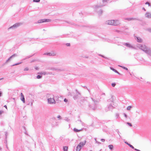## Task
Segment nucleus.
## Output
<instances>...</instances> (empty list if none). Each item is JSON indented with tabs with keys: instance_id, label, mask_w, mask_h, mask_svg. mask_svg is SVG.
<instances>
[{
	"instance_id": "f03ea898",
	"label": "nucleus",
	"mask_w": 151,
	"mask_h": 151,
	"mask_svg": "<svg viewBox=\"0 0 151 151\" xmlns=\"http://www.w3.org/2000/svg\"><path fill=\"white\" fill-rule=\"evenodd\" d=\"M140 48L147 53H149L150 52V50L148 49L145 45H141Z\"/></svg>"
},
{
	"instance_id": "ddd939ff",
	"label": "nucleus",
	"mask_w": 151,
	"mask_h": 151,
	"mask_svg": "<svg viewBox=\"0 0 151 151\" xmlns=\"http://www.w3.org/2000/svg\"><path fill=\"white\" fill-rule=\"evenodd\" d=\"M137 42H142V40L140 38L137 37Z\"/></svg>"
},
{
	"instance_id": "39448f33",
	"label": "nucleus",
	"mask_w": 151,
	"mask_h": 151,
	"mask_svg": "<svg viewBox=\"0 0 151 151\" xmlns=\"http://www.w3.org/2000/svg\"><path fill=\"white\" fill-rule=\"evenodd\" d=\"M21 95V99L23 101V103H25V99L24 95L22 93H21L20 94Z\"/></svg>"
},
{
	"instance_id": "6ab92c4d",
	"label": "nucleus",
	"mask_w": 151,
	"mask_h": 151,
	"mask_svg": "<svg viewBox=\"0 0 151 151\" xmlns=\"http://www.w3.org/2000/svg\"><path fill=\"white\" fill-rule=\"evenodd\" d=\"M110 68L111 70H112L113 71H114L116 73H119L118 72L117 70H115V69H114V68Z\"/></svg>"
},
{
	"instance_id": "dca6fc26",
	"label": "nucleus",
	"mask_w": 151,
	"mask_h": 151,
	"mask_svg": "<svg viewBox=\"0 0 151 151\" xmlns=\"http://www.w3.org/2000/svg\"><path fill=\"white\" fill-rule=\"evenodd\" d=\"M16 55L15 54H14V55H12V56H11L9 59H8L7 60V62L9 60H10V59L11 58H12V57H14V56H15Z\"/></svg>"
},
{
	"instance_id": "7ed1b4c3",
	"label": "nucleus",
	"mask_w": 151,
	"mask_h": 151,
	"mask_svg": "<svg viewBox=\"0 0 151 151\" xmlns=\"http://www.w3.org/2000/svg\"><path fill=\"white\" fill-rule=\"evenodd\" d=\"M51 21V20L50 19H41L39 20L38 21V23H43L45 22H50Z\"/></svg>"
},
{
	"instance_id": "4be33fe9",
	"label": "nucleus",
	"mask_w": 151,
	"mask_h": 151,
	"mask_svg": "<svg viewBox=\"0 0 151 151\" xmlns=\"http://www.w3.org/2000/svg\"><path fill=\"white\" fill-rule=\"evenodd\" d=\"M37 79H40L41 78V76L40 75H38L37 76Z\"/></svg>"
},
{
	"instance_id": "4c0bfd02",
	"label": "nucleus",
	"mask_w": 151,
	"mask_h": 151,
	"mask_svg": "<svg viewBox=\"0 0 151 151\" xmlns=\"http://www.w3.org/2000/svg\"><path fill=\"white\" fill-rule=\"evenodd\" d=\"M43 74H44V75H45V73H44Z\"/></svg>"
},
{
	"instance_id": "bb28decb",
	"label": "nucleus",
	"mask_w": 151,
	"mask_h": 151,
	"mask_svg": "<svg viewBox=\"0 0 151 151\" xmlns=\"http://www.w3.org/2000/svg\"><path fill=\"white\" fill-rule=\"evenodd\" d=\"M127 124H128L129 126H130V127L132 126V124H131V123H129V122H128V123H127Z\"/></svg>"
},
{
	"instance_id": "2f4dec72",
	"label": "nucleus",
	"mask_w": 151,
	"mask_h": 151,
	"mask_svg": "<svg viewBox=\"0 0 151 151\" xmlns=\"http://www.w3.org/2000/svg\"><path fill=\"white\" fill-rule=\"evenodd\" d=\"M21 63H16L15 64V65H13V66L14 65H18L20 64Z\"/></svg>"
},
{
	"instance_id": "7c9ffc66",
	"label": "nucleus",
	"mask_w": 151,
	"mask_h": 151,
	"mask_svg": "<svg viewBox=\"0 0 151 151\" xmlns=\"http://www.w3.org/2000/svg\"><path fill=\"white\" fill-rule=\"evenodd\" d=\"M101 141L102 142H104L105 141V140L104 139H101Z\"/></svg>"
},
{
	"instance_id": "72a5a7b5",
	"label": "nucleus",
	"mask_w": 151,
	"mask_h": 151,
	"mask_svg": "<svg viewBox=\"0 0 151 151\" xmlns=\"http://www.w3.org/2000/svg\"><path fill=\"white\" fill-rule=\"evenodd\" d=\"M35 69H36V70H38V68L37 67H35Z\"/></svg>"
},
{
	"instance_id": "9b49d317",
	"label": "nucleus",
	"mask_w": 151,
	"mask_h": 151,
	"mask_svg": "<svg viewBox=\"0 0 151 151\" xmlns=\"http://www.w3.org/2000/svg\"><path fill=\"white\" fill-rule=\"evenodd\" d=\"M125 143L126 144H127V145H128L131 148H132L133 149L134 148V147L133 146H132V145H131L130 144L128 143L127 142H125Z\"/></svg>"
},
{
	"instance_id": "f704fd0d",
	"label": "nucleus",
	"mask_w": 151,
	"mask_h": 151,
	"mask_svg": "<svg viewBox=\"0 0 151 151\" xmlns=\"http://www.w3.org/2000/svg\"><path fill=\"white\" fill-rule=\"evenodd\" d=\"M58 118H59L60 119V115H58Z\"/></svg>"
},
{
	"instance_id": "c85d7f7f",
	"label": "nucleus",
	"mask_w": 151,
	"mask_h": 151,
	"mask_svg": "<svg viewBox=\"0 0 151 151\" xmlns=\"http://www.w3.org/2000/svg\"><path fill=\"white\" fill-rule=\"evenodd\" d=\"M64 101L65 102H67L68 101V100L66 99H65L64 100Z\"/></svg>"
},
{
	"instance_id": "aec40b11",
	"label": "nucleus",
	"mask_w": 151,
	"mask_h": 151,
	"mask_svg": "<svg viewBox=\"0 0 151 151\" xmlns=\"http://www.w3.org/2000/svg\"><path fill=\"white\" fill-rule=\"evenodd\" d=\"M131 106H129L127 108V109L128 110H129L131 108Z\"/></svg>"
},
{
	"instance_id": "f257e3e1",
	"label": "nucleus",
	"mask_w": 151,
	"mask_h": 151,
	"mask_svg": "<svg viewBox=\"0 0 151 151\" xmlns=\"http://www.w3.org/2000/svg\"><path fill=\"white\" fill-rule=\"evenodd\" d=\"M106 23L108 25L115 26L118 25L120 24L119 21L118 20H108L106 22Z\"/></svg>"
},
{
	"instance_id": "473e14b6",
	"label": "nucleus",
	"mask_w": 151,
	"mask_h": 151,
	"mask_svg": "<svg viewBox=\"0 0 151 151\" xmlns=\"http://www.w3.org/2000/svg\"><path fill=\"white\" fill-rule=\"evenodd\" d=\"M3 112V111H0V115Z\"/></svg>"
},
{
	"instance_id": "2eb2a0df",
	"label": "nucleus",
	"mask_w": 151,
	"mask_h": 151,
	"mask_svg": "<svg viewBox=\"0 0 151 151\" xmlns=\"http://www.w3.org/2000/svg\"><path fill=\"white\" fill-rule=\"evenodd\" d=\"M68 150V147L66 146H65L63 147V150L64 151H67Z\"/></svg>"
},
{
	"instance_id": "6e6552de",
	"label": "nucleus",
	"mask_w": 151,
	"mask_h": 151,
	"mask_svg": "<svg viewBox=\"0 0 151 151\" xmlns=\"http://www.w3.org/2000/svg\"><path fill=\"white\" fill-rule=\"evenodd\" d=\"M86 143V141L84 142H81L78 145L79 146H81V147H82L83 145H84Z\"/></svg>"
},
{
	"instance_id": "423d86ee",
	"label": "nucleus",
	"mask_w": 151,
	"mask_h": 151,
	"mask_svg": "<svg viewBox=\"0 0 151 151\" xmlns=\"http://www.w3.org/2000/svg\"><path fill=\"white\" fill-rule=\"evenodd\" d=\"M20 25L19 23H16L15 24H14L13 26L10 27L9 28L11 29L12 28H15L19 26Z\"/></svg>"
},
{
	"instance_id": "a878e982",
	"label": "nucleus",
	"mask_w": 151,
	"mask_h": 151,
	"mask_svg": "<svg viewBox=\"0 0 151 151\" xmlns=\"http://www.w3.org/2000/svg\"><path fill=\"white\" fill-rule=\"evenodd\" d=\"M119 66H120L119 65ZM120 67H121V66H120ZM121 67H122V68H123L124 69L126 70H128V69L127 68H126V67H122L121 66Z\"/></svg>"
},
{
	"instance_id": "c9c22d12",
	"label": "nucleus",
	"mask_w": 151,
	"mask_h": 151,
	"mask_svg": "<svg viewBox=\"0 0 151 151\" xmlns=\"http://www.w3.org/2000/svg\"><path fill=\"white\" fill-rule=\"evenodd\" d=\"M4 107H5L6 109H7V107L6 105H5V106H4Z\"/></svg>"
},
{
	"instance_id": "ea45409f",
	"label": "nucleus",
	"mask_w": 151,
	"mask_h": 151,
	"mask_svg": "<svg viewBox=\"0 0 151 151\" xmlns=\"http://www.w3.org/2000/svg\"><path fill=\"white\" fill-rule=\"evenodd\" d=\"M90 151H92L91 150H90Z\"/></svg>"
},
{
	"instance_id": "e433bc0d",
	"label": "nucleus",
	"mask_w": 151,
	"mask_h": 151,
	"mask_svg": "<svg viewBox=\"0 0 151 151\" xmlns=\"http://www.w3.org/2000/svg\"><path fill=\"white\" fill-rule=\"evenodd\" d=\"M44 55H48V53H45L44 54Z\"/></svg>"
},
{
	"instance_id": "a211bd4d",
	"label": "nucleus",
	"mask_w": 151,
	"mask_h": 151,
	"mask_svg": "<svg viewBox=\"0 0 151 151\" xmlns=\"http://www.w3.org/2000/svg\"><path fill=\"white\" fill-rule=\"evenodd\" d=\"M108 147H109V148L111 150L112 149L113 147V145H110Z\"/></svg>"
},
{
	"instance_id": "cd10ccee",
	"label": "nucleus",
	"mask_w": 151,
	"mask_h": 151,
	"mask_svg": "<svg viewBox=\"0 0 151 151\" xmlns=\"http://www.w3.org/2000/svg\"><path fill=\"white\" fill-rule=\"evenodd\" d=\"M66 45L67 46H70V43H67Z\"/></svg>"
},
{
	"instance_id": "20e7f679",
	"label": "nucleus",
	"mask_w": 151,
	"mask_h": 151,
	"mask_svg": "<svg viewBox=\"0 0 151 151\" xmlns=\"http://www.w3.org/2000/svg\"><path fill=\"white\" fill-rule=\"evenodd\" d=\"M48 102L49 104H55V101L53 98H50L48 99Z\"/></svg>"
},
{
	"instance_id": "1a4fd4ad",
	"label": "nucleus",
	"mask_w": 151,
	"mask_h": 151,
	"mask_svg": "<svg viewBox=\"0 0 151 151\" xmlns=\"http://www.w3.org/2000/svg\"><path fill=\"white\" fill-rule=\"evenodd\" d=\"M86 143V141L84 142H81L78 145L79 146H81V147H82L83 145H84Z\"/></svg>"
},
{
	"instance_id": "58836bf2",
	"label": "nucleus",
	"mask_w": 151,
	"mask_h": 151,
	"mask_svg": "<svg viewBox=\"0 0 151 151\" xmlns=\"http://www.w3.org/2000/svg\"><path fill=\"white\" fill-rule=\"evenodd\" d=\"M13 99H14H14H14V98H13Z\"/></svg>"
},
{
	"instance_id": "0eeeda50",
	"label": "nucleus",
	"mask_w": 151,
	"mask_h": 151,
	"mask_svg": "<svg viewBox=\"0 0 151 151\" xmlns=\"http://www.w3.org/2000/svg\"><path fill=\"white\" fill-rule=\"evenodd\" d=\"M145 15L146 17L147 18H151V13H147L145 14Z\"/></svg>"
},
{
	"instance_id": "f8f14e48",
	"label": "nucleus",
	"mask_w": 151,
	"mask_h": 151,
	"mask_svg": "<svg viewBox=\"0 0 151 151\" xmlns=\"http://www.w3.org/2000/svg\"><path fill=\"white\" fill-rule=\"evenodd\" d=\"M48 55L49 56H54L55 55V53L54 52L52 53H48Z\"/></svg>"
},
{
	"instance_id": "4468645a",
	"label": "nucleus",
	"mask_w": 151,
	"mask_h": 151,
	"mask_svg": "<svg viewBox=\"0 0 151 151\" xmlns=\"http://www.w3.org/2000/svg\"><path fill=\"white\" fill-rule=\"evenodd\" d=\"M81 130H78L76 128L74 129V131L76 132H79Z\"/></svg>"
},
{
	"instance_id": "c756f323",
	"label": "nucleus",
	"mask_w": 151,
	"mask_h": 151,
	"mask_svg": "<svg viewBox=\"0 0 151 151\" xmlns=\"http://www.w3.org/2000/svg\"><path fill=\"white\" fill-rule=\"evenodd\" d=\"M101 57H103V58H106V59H108V58H107V57H104V56H103V55H101Z\"/></svg>"
},
{
	"instance_id": "9d476101",
	"label": "nucleus",
	"mask_w": 151,
	"mask_h": 151,
	"mask_svg": "<svg viewBox=\"0 0 151 151\" xmlns=\"http://www.w3.org/2000/svg\"><path fill=\"white\" fill-rule=\"evenodd\" d=\"M81 148V146L78 145L76 147V150L77 151H79Z\"/></svg>"
},
{
	"instance_id": "f3484780",
	"label": "nucleus",
	"mask_w": 151,
	"mask_h": 151,
	"mask_svg": "<svg viewBox=\"0 0 151 151\" xmlns=\"http://www.w3.org/2000/svg\"><path fill=\"white\" fill-rule=\"evenodd\" d=\"M124 45L127 47H131V45L129 43H126L124 44Z\"/></svg>"
},
{
	"instance_id": "5701e85b",
	"label": "nucleus",
	"mask_w": 151,
	"mask_h": 151,
	"mask_svg": "<svg viewBox=\"0 0 151 151\" xmlns=\"http://www.w3.org/2000/svg\"><path fill=\"white\" fill-rule=\"evenodd\" d=\"M40 1V0H33V1L35 2H39Z\"/></svg>"
},
{
	"instance_id": "393cba45",
	"label": "nucleus",
	"mask_w": 151,
	"mask_h": 151,
	"mask_svg": "<svg viewBox=\"0 0 151 151\" xmlns=\"http://www.w3.org/2000/svg\"><path fill=\"white\" fill-rule=\"evenodd\" d=\"M145 4H147L148 5V6H150V3L148 2H147L146 3H145Z\"/></svg>"
},
{
	"instance_id": "b1692460",
	"label": "nucleus",
	"mask_w": 151,
	"mask_h": 151,
	"mask_svg": "<svg viewBox=\"0 0 151 151\" xmlns=\"http://www.w3.org/2000/svg\"><path fill=\"white\" fill-rule=\"evenodd\" d=\"M115 85H116V84L114 83H112L111 84L112 86L113 87H114L115 86Z\"/></svg>"
},
{
	"instance_id": "412c9836",
	"label": "nucleus",
	"mask_w": 151,
	"mask_h": 151,
	"mask_svg": "<svg viewBox=\"0 0 151 151\" xmlns=\"http://www.w3.org/2000/svg\"><path fill=\"white\" fill-rule=\"evenodd\" d=\"M29 69L28 67H26L24 69V71H28Z\"/></svg>"
}]
</instances>
